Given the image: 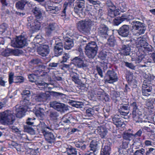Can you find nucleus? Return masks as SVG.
<instances>
[{"label":"nucleus","mask_w":155,"mask_h":155,"mask_svg":"<svg viewBox=\"0 0 155 155\" xmlns=\"http://www.w3.org/2000/svg\"><path fill=\"white\" fill-rule=\"evenodd\" d=\"M77 6L78 7H84V6L85 0H77L76 2Z\"/></svg>","instance_id":"40"},{"label":"nucleus","mask_w":155,"mask_h":155,"mask_svg":"<svg viewBox=\"0 0 155 155\" xmlns=\"http://www.w3.org/2000/svg\"><path fill=\"white\" fill-rule=\"evenodd\" d=\"M63 45L61 42L57 43L54 47V51L55 56H58L61 55L63 51Z\"/></svg>","instance_id":"16"},{"label":"nucleus","mask_w":155,"mask_h":155,"mask_svg":"<svg viewBox=\"0 0 155 155\" xmlns=\"http://www.w3.org/2000/svg\"><path fill=\"white\" fill-rule=\"evenodd\" d=\"M10 123V111L6 110L0 113V124L8 125Z\"/></svg>","instance_id":"7"},{"label":"nucleus","mask_w":155,"mask_h":155,"mask_svg":"<svg viewBox=\"0 0 155 155\" xmlns=\"http://www.w3.org/2000/svg\"><path fill=\"white\" fill-rule=\"evenodd\" d=\"M64 48L65 49L69 50L70 49L74 46V43L72 40L70 38L64 39Z\"/></svg>","instance_id":"27"},{"label":"nucleus","mask_w":155,"mask_h":155,"mask_svg":"<svg viewBox=\"0 0 155 155\" xmlns=\"http://www.w3.org/2000/svg\"><path fill=\"white\" fill-rule=\"evenodd\" d=\"M70 75L73 81L75 83H78L79 82L80 80L78 78L79 75L78 74L74 72H71Z\"/></svg>","instance_id":"36"},{"label":"nucleus","mask_w":155,"mask_h":155,"mask_svg":"<svg viewBox=\"0 0 155 155\" xmlns=\"http://www.w3.org/2000/svg\"><path fill=\"white\" fill-rule=\"evenodd\" d=\"M143 75L145 79L149 81L153 80L155 78L153 75L148 73H145Z\"/></svg>","instance_id":"39"},{"label":"nucleus","mask_w":155,"mask_h":155,"mask_svg":"<svg viewBox=\"0 0 155 155\" xmlns=\"http://www.w3.org/2000/svg\"><path fill=\"white\" fill-rule=\"evenodd\" d=\"M93 25V22L89 19H85L78 21L77 27L81 32L84 33L88 31Z\"/></svg>","instance_id":"2"},{"label":"nucleus","mask_w":155,"mask_h":155,"mask_svg":"<svg viewBox=\"0 0 155 155\" xmlns=\"http://www.w3.org/2000/svg\"><path fill=\"white\" fill-rule=\"evenodd\" d=\"M145 145L147 146H151L152 145V142L149 140H146L144 142Z\"/></svg>","instance_id":"61"},{"label":"nucleus","mask_w":155,"mask_h":155,"mask_svg":"<svg viewBox=\"0 0 155 155\" xmlns=\"http://www.w3.org/2000/svg\"><path fill=\"white\" fill-rule=\"evenodd\" d=\"M107 43L110 46H113L115 43V41L113 39H109L108 40Z\"/></svg>","instance_id":"52"},{"label":"nucleus","mask_w":155,"mask_h":155,"mask_svg":"<svg viewBox=\"0 0 155 155\" xmlns=\"http://www.w3.org/2000/svg\"><path fill=\"white\" fill-rule=\"evenodd\" d=\"M11 130L12 131L14 132H18L19 130L18 129L14 126H12Z\"/></svg>","instance_id":"63"},{"label":"nucleus","mask_w":155,"mask_h":155,"mask_svg":"<svg viewBox=\"0 0 155 155\" xmlns=\"http://www.w3.org/2000/svg\"><path fill=\"white\" fill-rule=\"evenodd\" d=\"M136 43L137 47L139 51H142L144 52L145 51H150L151 50V46L140 37L137 38Z\"/></svg>","instance_id":"5"},{"label":"nucleus","mask_w":155,"mask_h":155,"mask_svg":"<svg viewBox=\"0 0 155 155\" xmlns=\"http://www.w3.org/2000/svg\"><path fill=\"white\" fill-rule=\"evenodd\" d=\"M117 116H115L113 118V122L117 127H120L123 124V122L121 119L117 117Z\"/></svg>","instance_id":"30"},{"label":"nucleus","mask_w":155,"mask_h":155,"mask_svg":"<svg viewBox=\"0 0 155 155\" xmlns=\"http://www.w3.org/2000/svg\"><path fill=\"white\" fill-rule=\"evenodd\" d=\"M94 93L95 94L100 95L101 94L102 92L101 90L98 89H95L94 90Z\"/></svg>","instance_id":"62"},{"label":"nucleus","mask_w":155,"mask_h":155,"mask_svg":"<svg viewBox=\"0 0 155 155\" xmlns=\"http://www.w3.org/2000/svg\"><path fill=\"white\" fill-rule=\"evenodd\" d=\"M106 81L112 84L117 81L118 78L116 74L113 71H108L106 74Z\"/></svg>","instance_id":"10"},{"label":"nucleus","mask_w":155,"mask_h":155,"mask_svg":"<svg viewBox=\"0 0 155 155\" xmlns=\"http://www.w3.org/2000/svg\"><path fill=\"white\" fill-rule=\"evenodd\" d=\"M145 152L143 148L136 150L134 153V155H143Z\"/></svg>","instance_id":"45"},{"label":"nucleus","mask_w":155,"mask_h":155,"mask_svg":"<svg viewBox=\"0 0 155 155\" xmlns=\"http://www.w3.org/2000/svg\"><path fill=\"white\" fill-rule=\"evenodd\" d=\"M85 53L87 56L90 59H93L97 55L98 47L95 42L89 43L85 47Z\"/></svg>","instance_id":"1"},{"label":"nucleus","mask_w":155,"mask_h":155,"mask_svg":"<svg viewBox=\"0 0 155 155\" xmlns=\"http://www.w3.org/2000/svg\"><path fill=\"white\" fill-rule=\"evenodd\" d=\"M130 32V28L129 25H124L119 29L118 33L121 36L126 37L128 36Z\"/></svg>","instance_id":"13"},{"label":"nucleus","mask_w":155,"mask_h":155,"mask_svg":"<svg viewBox=\"0 0 155 155\" xmlns=\"http://www.w3.org/2000/svg\"><path fill=\"white\" fill-rule=\"evenodd\" d=\"M86 113L87 115L89 117H91L94 114V110L92 108H88L86 110Z\"/></svg>","instance_id":"46"},{"label":"nucleus","mask_w":155,"mask_h":155,"mask_svg":"<svg viewBox=\"0 0 155 155\" xmlns=\"http://www.w3.org/2000/svg\"><path fill=\"white\" fill-rule=\"evenodd\" d=\"M45 99V95L44 94H41L36 96L35 100L37 101H43Z\"/></svg>","instance_id":"41"},{"label":"nucleus","mask_w":155,"mask_h":155,"mask_svg":"<svg viewBox=\"0 0 155 155\" xmlns=\"http://www.w3.org/2000/svg\"><path fill=\"white\" fill-rule=\"evenodd\" d=\"M97 70L99 74L101 77H103L102 71L99 67H97Z\"/></svg>","instance_id":"58"},{"label":"nucleus","mask_w":155,"mask_h":155,"mask_svg":"<svg viewBox=\"0 0 155 155\" xmlns=\"http://www.w3.org/2000/svg\"><path fill=\"white\" fill-rule=\"evenodd\" d=\"M83 8L75 7L74 8L75 12L81 18H84L85 15V13L84 11V8Z\"/></svg>","instance_id":"25"},{"label":"nucleus","mask_w":155,"mask_h":155,"mask_svg":"<svg viewBox=\"0 0 155 155\" xmlns=\"http://www.w3.org/2000/svg\"><path fill=\"white\" fill-rule=\"evenodd\" d=\"M142 93L143 95L148 96L149 94L148 92H150L152 90L151 84L147 83L145 81L143 82L142 87Z\"/></svg>","instance_id":"14"},{"label":"nucleus","mask_w":155,"mask_h":155,"mask_svg":"<svg viewBox=\"0 0 155 155\" xmlns=\"http://www.w3.org/2000/svg\"><path fill=\"white\" fill-rule=\"evenodd\" d=\"M2 55L4 56H8L10 55V49L7 48L3 51L1 53Z\"/></svg>","instance_id":"43"},{"label":"nucleus","mask_w":155,"mask_h":155,"mask_svg":"<svg viewBox=\"0 0 155 155\" xmlns=\"http://www.w3.org/2000/svg\"><path fill=\"white\" fill-rule=\"evenodd\" d=\"M116 7H113L110 9H108V15L113 18L119 14V10L117 9Z\"/></svg>","instance_id":"26"},{"label":"nucleus","mask_w":155,"mask_h":155,"mask_svg":"<svg viewBox=\"0 0 155 155\" xmlns=\"http://www.w3.org/2000/svg\"><path fill=\"white\" fill-rule=\"evenodd\" d=\"M22 94L24 98V100L23 101L22 104L27 107H31L34 104H35L33 102H31L30 101L29 97H31V93L29 91L25 90H24Z\"/></svg>","instance_id":"8"},{"label":"nucleus","mask_w":155,"mask_h":155,"mask_svg":"<svg viewBox=\"0 0 155 155\" xmlns=\"http://www.w3.org/2000/svg\"><path fill=\"white\" fill-rule=\"evenodd\" d=\"M108 28L107 26L103 25H101L99 28L98 33L101 35L105 36L108 35Z\"/></svg>","instance_id":"24"},{"label":"nucleus","mask_w":155,"mask_h":155,"mask_svg":"<svg viewBox=\"0 0 155 155\" xmlns=\"http://www.w3.org/2000/svg\"><path fill=\"white\" fill-rule=\"evenodd\" d=\"M46 10L50 13L57 14L59 13L60 9V7L54 6L53 5H48L45 7Z\"/></svg>","instance_id":"17"},{"label":"nucleus","mask_w":155,"mask_h":155,"mask_svg":"<svg viewBox=\"0 0 155 155\" xmlns=\"http://www.w3.org/2000/svg\"><path fill=\"white\" fill-rule=\"evenodd\" d=\"M99 143L95 139L92 140L91 143L90 147L91 150L93 151L95 150L96 149L98 148Z\"/></svg>","instance_id":"32"},{"label":"nucleus","mask_w":155,"mask_h":155,"mask_svg":"<svg viewBox=\"0 0 155 155\" xmlns=\"http://www.w3.org/2000/svg\"><path fill=\"white\" fill-rule=\"evenodd\" d=\"M132 24V31L134 35H139L144 33L145 28L143 24L138 21H134Z\"/></svg>","instance_id":"4"},{"label":"nucleus","mask_w":155,"mask_h":155,"mask_svg":"<svg viewBox=\"0 0 155 155\" xmlns=\"http://www.w3.org/2000/svg\"><path fill=\"white\" fill-rule=\"evenodd\" d=\"M44 41V39L42 38L41 36L38 35L35 38L33 41L35 45L37 47H38L40 46L41 45L40 43L43 42Z\"/></svg>","instance_id":"28"},{"label":"nucleus","mask_w":155,"mask_h":155,"mask_svg":"<svg viewBox=\"0 0 155 155\" xmlns=\"http://www.w3.org/2000/svg\"><path fill=\"white\" fill-rule=\"evenodd\" d=\"M50 105L51 107L54 108L58 111L61 110L64 106L63 104L59 103L55 101L51 102Z\"/></svg>","instance_id":"22"},{"label":"nucleus","mask_w":155,"mask_h":155,"mask_svg":"<svg viewBox=\"0 0 155 155\" xmlns=\"http://www.w3.org/2000/svg\"><path fill=\"white\" fill-rule=\"evenodd\" d=\"M29 81L31 82H35V84L38 86H41V88H44L48 87V84L45 82H40L38 81H36V78H37L36 76L34 74H31L28 76Z\"/></svg>","instance_id":"12"},{"label":"nucleus","mask_w":155,"mask_h":155,"mask_svg":"<svg viewBox=\"0 0 155 155\" xmlns=\"http://www.w3.org/2000/svg\"><path fill=\"white\" fill-rule=\"evenodd\" d=\"M107 53L104 51H101L99 54V57L102 60H104L103 61L101 62V64L102 65V66L105 68H107V60H105L107 56Z\"/></svg>","instance_id":"19"},{"label":"nucleus","mask_w":155,"mask_h":155,"mask_svg":"<svg viewBox=\"0 0 155 155\" xmlns=\"http://www.w3.org/2000/svg\"><path fill=\"white\" fill-rule=\"evenodd\" d=\"M73 106L77 108H79L82 107L83 105V103L82 102H74L73 104Z\"/></svg>","instance_id":"53"},{"label":"nucleus","mask_w":155,"mask_h":155,"mask_svg":"<svg viewBox=\"0 0 155 155\" xmlns=\"http://www.w3.org/2000/svg\"><path fill=\"white\" fill-rule=\"evenodd\" d=\"M11 145L13 146H16V145H17V146L18 147H16L17 150L18 151L21 150L20 148H19V147L20 146V145H19V144L17 145V144L14 142H12V143L11 144Z\"/></svg>","instance_id":"59"},{"label":"nucleus","mask_w":155,"mask_h":155,"mask_svg":"<svg viewBox=\"0 0 155 155\" xmlns=\"http://www.w3.org/2000/svg\"><path fill=\"white\" fill-rule=\"evenodd\" d=\"M125 65L127 67L132 69H134L135 68V66L133 64L131 63H130L128 62H125Z\"/></svg>","instance_id":"50"},{"label":"nucleus","mask_w":155,"mask_h":155,"mask_svg":"<svg viewBox=\"0 0 155 155\" xmlns=\"http://www.w3.org/2000/svg\"><path fill=\"white\" fill-rule=\"evenodd\" d=\"M44 110L43 108H39L38 110L35 111V113L37 117L41 119L44 116Z\"/></svg>","instance_id":"33"},{"label":"nucleus","mask_w":155,"mask_h":155,"mask_svg":"<svg viewBox=\"0 0 155 155\" xmlns=\"http://www.w3.org/2000/svg\"><path fill=\"white\" fill-rule=\"evenodd\" d=\"M110 148L108 145H103L101 151L102 155H110Z\"/></svg>","instance_id":"29"},{"label":"nucleus","mask_w":155,"mask_h":155,"mask_svg":"<svg viewBox=\"0 0 155 155\" xmlns=\"http://www.w3.org/2000/svg\"><path fill=\"white\" fill-rule=\"evenodd\" d=\"M87 1L90 4L93 5H96L98 4L99 3L98 0H87Z\"/></svg>","instance_id":"54"},{"label":"nucleus","mask_w":155,"mask_h":155,"mask_svg":"<svg viewBox=\"0 0 155 155\" xmlns=\"http://www.w3.org/2000/svg\"><path fill=\"white\" fill-rule=\"evenodd\" d=\"M107 6L109 7L108 9H110L111 8L113 7H115L114 5L111 1L110 0H108L107 1Z\"/></svg>","instance_id":"57"},{"label":"nucleus","mask_w":155,"mask_h":155,"mask_svg":"<svg viewBox=\"0 0 155 155\" xmlns=\"http://www.w3.org/2000/svg\"><path fill=\"white\" fill-rule=\"evenodd\" d=\"M27 44L25 38L22 36H20L13 39L11 41L12 46L17 48H22Z\"/></svg>","instance_id":"6"},{"label":"nucleus","mask_w":155,"mask_h":155,"mask_svg":"<svg viewBox=\"0 0 155 155\" xmlns=\"http://www.w3.org/2000/svg\"><path fill=\"white\" fill-rule=\"evenodd\" d=\"M27 26L29 28L32 30L35 31L39 30L40 28V23L38 21L35 20L33 19L32 17L29 18H28Z\"/></svg>","instance_id":"9"},{"label":"nucleus","mask_w":155,"mask_h":155,"mask_svg":"<svg viewBox=\"0 0 155 155\" xmlns=\"http://www.w3.org/2000/svg\"><path fill=\"white\" fill-rule=\"evenodd\" d=\"M97 130L98 134L101 138H104L106 137L107 130L106 128L102 127H98Z\"/></svg>","instance_id":"23"},{"label":"nucleus","mask_w":155,"mask_h":155,"mask_svg":"<svg viewBox=\"0 0 155 155\" xmlns=\"http://www.w3.org/2000/svg\"><path fill=\"white\" fill-rule=\"evenodd\" d=\"M13 74L10 73V84L14 82L15 83L19 82L22 83L24 81V78L21 76L17 77H13Z\"/></svg>","instance_id":"20"},{"label":"nucleus","mask_w":155,"mask_h":155,"mask_svg":"<svg viewBox=\"0 0 155 155\" xmlns=\"http://www.w3.org/2000/svg\"><path fill=\"white\" fill-rule=\"evenodd\" d=\"M144 57L143 55H140L138 56L135 59V61L136 63H140Z\"/></svg>","instance_id":"49"},{"label":"nucleus","mask_w":155,"mask_h":155,"mask_svg":"<svg viewBox=\"0 0 155 155\" xmlns=\"http://www.w3.org/2000/svg\"><path fill=\"white\" fill-rule=\"evenodd\" d=\"M45 137L46 139L48 140L54 139V138L53 134L51 133L46 134L45 135Z\"/></svg>","instance_id":"44"},{"label":"nucleus","mask_w":155,"mask_h":155,"mask_svg":"<svg viewBox=\"0 0 155 155\" xmlns=\"http://www.w3.org/2000/svg\"><path fill=\"white\" fill-rule=\"evenodd\" d=\"M68 3L67 2H65L64 5V8L61 12V16L64 17L66 19L68 17V15L66 13V10L67 9Z\"/></svg>","instance_id":"37"},{"label":"nucleus","mask_w":155,"mask_h":155,"mask_svg":"<svg viewBox=\"0 0 155 155\" xmlns=\"http://www.w3.org/2000/svg\"><path fill=\"white\" fill-rule=\"evenodd\" d=\"M132 117L134 120L137 122H141L142 121L143 116L141 112L134 111L133 112Z\"/></svg>","instance_id":"18"},{"label":"nucleus","mask_w":155,"mask_h":155,"mask_svg":"<svg viewBox=\"0 0 155 155\" xmlns=\"http://www.w3.org/2000/svg\"><path fill=\"white\" fill-rule=\"evenodd\" d=\"M70 55L68 53H64L62 57L63 60L61 62H66L67 60L69 58Z\"/></svg>","instance_id":"47"},{"label":"nucleus","mask_w":155,"mask_h":155,"mask_svg":"<svg viewBox=\"0 0 155 155\" xmlns=\"http://www.w3.org/2000/svg\"><path fill=\"white\" fill-rule=\"evenodd\" d=\"M58 25L55 23L50 24L46 29V32L48 34L51 33L54 31H57L58 30Z\"/></svg>","instance_id":"21"},{"label":"nucleus","mask_w":155,"mask_h":155,"mask_svg":"<svg viewBox=\"0 0 155 155\" xmlns=\"http://www.w3.org/2000/svg\"><path fill=\"white\" fill-rule=\"evenodd\" d=\"M133 135L130 133H129L127 132H125L123 136L124 139L127 140H130L132 139Z\"/></svg>","instance_id":"42"},{"label":"nucleus","mask_w":155,"mask_h":155,"mask_svg":"<svg viewBox=\"0 0 155 155\" xmlns=\"http://www.w3.org/2000/svg\"><path fill=\"white\" fill-rule=\"evenodd\" d=\"M39 126L42 129V130H45L46 128H48L44 123H41L39 124Z\"/></svg>","instance_id":"56"},{"label":"nucleus","mask_w":155,"mask_h":155,"mask_svg":"<svg viewBox=\"0 0 155 155\" xmlns=\"http://www.w3.org/2000/svg\"><path fill=\"white\" fill-rule=\"evenodd\" d=\"M120 18L118 19H115L114 20V23L116 25H118L121 23V22L120 20Z\"/></svg>","instance_id":"60"},{"label":"nucleus","mask_w":155,"mask_h":155,"mask_svg":"<svg viewBox=\"0 0 155 155\" xmlns=\"http://www.w3.org/2000/svg\"><path fill=\"white\" fill-rule=\"evenodd\" d=\"M37 48L38 54L42 56H46L49 52V48L47 45H41Z\"/></svg>","instance_id":"15"},{"label":"nucleus","mask_w":155,"mask_h":155,"mask_svg":"<svg viewBox=\"0 0 155 155\" xmlns=\"http://www.w3.org/2000/svg\"><path fill=\"white\" fill-rule=\"evenodd\" d=\"M31 108V107H27L26 106H25L23 104L22 106H20L18 108H17L15 110V113L12 112L10 113V118H11L12 120L11 122L10 121V124L13 123L15 121V115H16L17 117L21 118L25 115L27 108Z\"/></svg>","instance_id":"3"},{"label":"nucleus","mask_w":155,"mask_h":155,"mask_svg":"<svg viewBox=\"0 0 155 155\" xmlns=\"http://www.w3.org/2000/svg\"><path fill=\"white\" fill-rule=\"evenodd\" d=\"M66 117H67L66 118V119L64 120L63 122L66 123H70L71 119L72 118V116L70 115H67L66 116Z\"/></svg>","instance_id":"51"},{"label":"nucleus","mask_w":155,"mask_h":155,"mask_svg":"<svg viewBox=\"0 0 155 155\" xmlns=\"http://www.w3.org/2000/svg\"><path fill=\"white\" fill-rule=\"evenodd\" d=\"M131 107L133 108V112L134 111H139V110L137 108V106L136 103L135 102H134L130 105Z\"/></svg>","instance_id":"48"},{"label":"nucleus","mask_w":155,"mask_h":155,"mask_svg":"<svg viewBox=\"0 0 155 155\" xmlns=\"http://www.w3.org/2000/svg\"><path fill=\"white\" fill-rule=\"evenodd\" d=\"M31 62L32 63L34 64H37L40 62V61L38 59H35L31 60Z\"/></svg>","instance_id":"64"},{"label":"nucleus","mask_w":155,"mask_h":155,"mask_svg":"<svg viewBox=\"0 0 155 155\" xmlns=\"http://www.w3.org/2000/svg\"><path fill=\"white\" fill-rule=\"evenodd\" d=\"M32 12L35 15V16L39 18L42 17L41 11L39 8L35 7L33 10Z\"/></svg>","instance_id":"34"},{"label":"nucleus","mask_w":155,"mask_h":155,"mask_svg":"<svg viewBox=\"0 0 155 155\" xmlns=\"http://www.w3.org/2000/svg\"><path fill=\"white\" fill-rule=\"evenodd\" d=\"M33 120L31 118H28L26 121L27 124L29 125H33L34 124V122L33 121Z\"/></svg>","instance_id":"55"},{"label":"nucleus","mask_w":155,"mask_h":155,"mask_svg":"<svg viewBox=\"0 0 155 155\" xmlns=\"http://www.w3.org/2000/svg\"><path fill=\"white\" fill-rule=\"evenodd\" d=\"M130 48L128 45H124L123 46L122 52L124 55H128L130 54Z\"/></svg>","instance_id":"35"},{"label":"nucleus","mask_w":155,"mask_h":155,"mask_svg":"<svg viewBox=\"0 0 155 155\" xmlns=\"http://www.w3.org/2000/svg\"><path fill=\"white\" fill-rule=\"evenodd\" d=\"M66 153L67 155H76L77 153L76 150L71 147L67 149Z\"/></svg>","instance_id":"38"},{"label":"nucleus","mask_w":155,"mask_h":155,"mask_svg":"<svg viewBox=\"0 0 155 155\" xmlns=\"http://www.w3.org/2000/svg\"><path fill=\"white\" fill-rule=\"evenodd\" d=\"M71 63L79 68H84L87 66L86 62L79 56L75 57L72 60Z\"/></svg>","instance_id":"11"},{"label":"nucleus","mask_w":155,"mask_h":155,"mask_svg":"<svg viewBox=\"0 0 155 155\" xmlns=\"http://www.w3.org/2000/svg\"><path fill=\"white\" fill-rule=\"evenodd\" d=\"M28 2L26 0H21L16 3V7L18 9L22 10L24 8L25 5Z\"/></svg>","instance_id":"31"}]
</instances>
